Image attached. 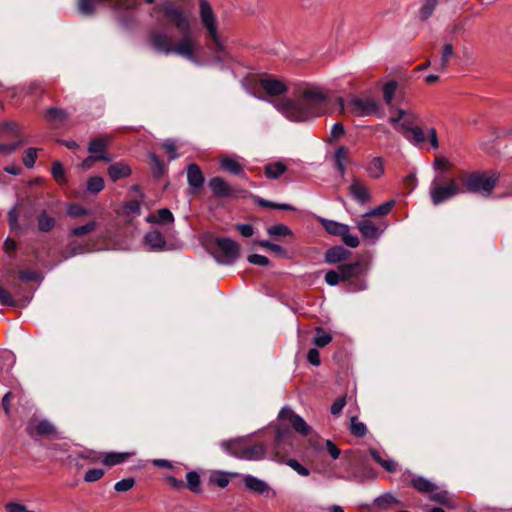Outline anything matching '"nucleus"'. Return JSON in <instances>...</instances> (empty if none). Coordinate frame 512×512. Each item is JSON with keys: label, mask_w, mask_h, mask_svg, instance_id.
<instances>
[{"label": "nucleus", "mask_w": 512, "mask_h": 512, "mask_svg": "<svg viewBox=\"0 0 512 512\" xmlns=\"http://www.w3.org/2000/svg\"><path fill=\"white\" fill-rule=\"evenodd\" d=\"M395 200H389L373 209H370L364 214V217H382L390 213L395 206Z\"/></svg>", "instance_id": "2f4dec72"}, {"label": "nucleus", "mask_w": 512, "mask_h": 512, "mask_svg": "<svg viewBox=\"0 0 512 512\" xmlns=\"http://www.w3.org/2000/svg\"><path fill=\"white\" fill-rule=\"evenodd\" d=\"M270 236H292V230L285 224H276L267 229Z\"/></svg>", "instance_id": "09e8293b"}, {"label": "nucleus", "mask_w": 512, "mask_h": 512, "mask_svg": "<svg viewBox=\"0 0 512 512\" xmlns=\"http://www.w3.org/2000/svg\"><path fill=\"white\" fill-rule=\"evenodd\" d=\"M375 502L378 507L384 508V509L388 508L389 506H392V505L400 504V501L396 497H394L393 495H391L389 493L379 496Z\"/></svg>", "instance_id": "3c124183"}, {"label": "nucleus", "mask_w": 512, "mask_h": 512, "mask_svg": "<svg viewBox=\"0 0 512 512\" xmlns=\"http://www.w3.org/2000/svg\"><path fill=\"white\" fill-rule=\"evenodd\" d=\"M350 432L356 437H364L367 433V428L364 423L358 422L356 417H352Z\"/></svg>", "instance_id": "864d4df0"}, {"label": "nucleus", "mask_w": 512, "mask_h": 512, "mask_svg": "<svg viewBox=\"0 0 512 512\" xmlns=\"http://www.w3.org/2000/svg\"><path fill=\"white\" fill-rule=\"evenodd\" d=\"M285 464H287L290 468H292L296 473L300 476H309L310 471L308 468L304 467L301 463H299L296 459H284Z\"/></svg>", "instance_id": "6e6d98bb"}, {"label": "nucleus", "mask_w": 512, "mask_h": 512, "mask_svg": "<svg viewBox=\"0 0 512 512\" xmlns=\"http://www.w3.org/2000/svg\"><path fill=\"white\" fill-rule=\"evenodd\" d=\"M410 484L412 487H414L418 492L421 493H432L436 491L437 486L430 482L428 479L422 477V476H413Z\"/></svg>", "instance_id": "cd10ccee"}, {"label": "nucleus", "mask_w": 512, "mask_h": 512, "mask_svg": "<svg viewBox=\"0 0 512 512\" xmlns=\"http://www.w3.org/2000/svg\"><path fill=\"white\" fill-rule=\"evenodd\" d=\"M97 228V222L96 221H89L84 225L77 226L73 228L69 236L71 237H83L91 232H93Z\"/></svg>", "instance_id": "a19ab883"}, {"label": "nucleus", "mask_w": 512, "mask_h": 512, "mask_svg": "<svg viewBox=\"0 0 512 512\" xmlns=\"http://www.w3.org/2000/svg\"><path fill=\"white\" fill-rule=\"evenodd\" d=\"M350 104L353 106V112L358 116L374 115L379 111V104L375 100H363L359 97H352Z\"/></svg>", "instance_id": "ddd939ff"}, {"label": "nucleus", "mask_w": 512, "mask_h": 512, "mask_svg": "<svg viewBox=\"0 0 512 512\" xmlns=\"http://www.w3.org/2000/svg\"><path fill=\"white\" fill-rule=\"evenodd\" d=\"M249 263L257 266H268L270 264V260L263 255L260 254H250L247 257Z\"/></svg>", "instance_id": "338daca9"}, {"label": "nucleus", "mask_w": 512, "mask_h": 512, "mask_svg": "<svg viewBox=\"0 0 512 512\" xmlns=\"http://www.w3.org/2000/svg\"><path fill=\"white\" fill-rule=\"evenodd\" d=\"M108 142L103 138H94L89 142L88 151L92 155L107 154L106 149Z\"/></svg>", "instance_id": "4c0bfd02"}, {"label": "nucleus", "mask_w": 512, "mask_h": 512, "mask_svg": "<svg viewBox=\"0 0 512 512\" xmlns=\"http://www.w3.org/2000/svg\"><path fill=\"white\" fill-rule=\"evenodd\" d=\"M454 56V48L451 43H446L443 46L442 55H441V63L440 70H446L450 59Z\"/></svg>", "instance_id": "49530a36"}, {"label": "nucleus", "mask_w": 512, "mask_h": 512, "mask_svg": "<svg viewBox=\"0 0 512 512\" xmlns=\"http://www.w3.org/2000/svg\"><path fill=\"white\" fill-rule=\"evenodd\" d=\"M236 472H226L221 470L212 471L209 475V484L216 485L219 488H225L229 485L231 478L238 477Z\"/></svg>", "instance_id": "4be33fe9"}, {"label": "nucleus", "mask_w": 512, "mask_h": 512, "mask_svg": "<svg viewBox=\"0 0 512 512\" xmlns=\"http://www.w3.org/2000/svg\"><path fill=\"white\" fill-rule=\"evenodd\" d=\"M37 211L36 198L33 196H26L17 201V203L8 211V224L11 231H22L28 225H21L19 217L22 215L23 219L30 222L33 214Z\"/></svg>", "instance_id": "39448f33"}, {"label": "nucleus", "mask_w": 512, "mask_h": 512, "mask_svg": "<svg viewBox=\"0 0 512 512\" xmlns=\"http://www.w3.org/2000/svg\"><path fill=\"white\" fill-rule=\"evenodd\" d=\"M437 4L438 0H426L419 12L421 20H427L432 15Z\"/></svg>", "instance_id": "603ef678"}, {"label": "nucleus", "mask_w": 512, "mask_h": 512, "mask_svg": "<svg viewBox=\"0 0 512 512\" xmlns=\"http://www.w3.org/2000/svg\"><path fill=\"white\" fill-rule=\"evenodd\" d=\"M107 5L115 11H129L136 6V0H78L77 7L80 14L93 16L97 7Z\"/></svg>", "instance_id": "6e6552de"}, {"label": "nucleus", "mask_w": 512, "mask_h": 512, "mask_svg": "<svg viewBox=\"0 0 512 512\" xmlns=\"http://www.w3.org/2000/svg\"><path fill=\"white\" fill-rule=\"evenodd\" d=\"M351 252L341 245H336L329 248L324 255V261L327 264H337L347 260Z\"/></svg>", "instance_id": "f3484780"}, {"label": "nucleus", "mask_w": 512, "mask_h": 512, "mask_svg": "<svg viewBox=\"0 0 512 512\" xmlns=\"http://www.w3.org/2000/svg\"><path fill=\"white\" fill-rule=\"evenodd\" d=\"M97 161L110 162L111 161V157L108 154L90 155V156L86 157L82 161L81 167L83 169H89Z\"/></svg>", "instance_id": "8fccbe9b"}, {"label": "nucleus", "mask_w": 512, "mask_h": 512, "mask_svg": "<svg viewBox=\"0 0 512 512\" xmlns=\"http://www.w3.org/2000/svg\"><path fill=\"white\" fill-rule=\"evenodd\" d=\"M208 186L215 197L226 198L232 195V188L230 185L219 176L211 178Z\"/></svg>", "instance_id": "6ab92c4d"}, {"label": "nucleus", "mask_w": 512, "mask_h": 512, "mask_svg": "<svg viewBox=\"0 0 512 512\" xmlns=\"http://www.w3.org/2000/svg\"><path fill=\"white\" fill-rule=\"evenodd\" d=\"M278 419L281 422L280 425L283 426L284 423H288L296 432L303 436H307L311 431L310 426L305 422V420L289 407H283L280 410Z\"/></svg>", "instance_id": "f8f14e48"}, {"label": "nucleus", "mask_w": 512, "mask_h": 512, "mask_svg": "<svg viewBox=\"0 0 512 512\" xmlns=\"http://www.w3.org/2000/svg\"><path fill=\"white\" fill-rule=\"evenodd\" d=\"M255 203L264 208L279 209V210H284V211H294L295 210V208L290 204H286V203L280 204V203L272 202L269 200H265L260 197H257L255 199Z\"/></svg>", "instance_id": "79ce46f5"}, {"label": "nucleus", "mask_w": 512, "mask_h": 512, "mask_svg": "<svg viewBox=\"0 0 512 512\" xmlns=\"http://www.w3.org/2000/svg\"><path fill=\"white\" fill-rule=\"evenodd\" d=\"M246 442L243 439H232L222 441L221 448L229 455L241 459L244 453Z\"/></svg>", "instance_id": "412c9836"}, {"label": "nucleus", "mask_w": 512, "mask_h": 512, "mask_svg": "<svg viewBox=\"0 0 512 512\" xmlns=\"http://www.w3.org/2000/svg\"><path fill=\"white\" fill-rule=\"evenodd\" d=\"M295 436L288 426L279 425L274 438L275 460L284 462L285 455L294 450Z\"/></svg>", "instance_id": "9d476101"}, {"label": "nucleus", "mask_w": 512, "mask_h": 512, "mask_svg": "<svg viewBox=\"0 0 512 512\" xmlns=\"http://www.w3.org/2000/svg\"><path fill=\"white\" fill-rule=\"evenodd\" d=\"M36 158H37L36 149L28 148L25 151V154L23 156V163L26 167L31 168L34 166Z\"/></svg>", "instance_id": "69168bd1"}, {"label": "nucleus", "mask_w": 512, "mask_h": 512, "mask_svg": "<svg viewBox=\"0 0 512 512\" xmlns=\"http://www.w3.org/2000/svg\"><path fill=\"white\" fill-rule=\"evenodd\" d=\"M89 251V248L86 244H82L76 241H71L68 243L64 250L65 258L73 257L78 254H83Z\"/></svg>", "instance_id": "e433bc0d"}, {"label": "nucleus", "mask_w": 512, "mask_h": 512, "mask_svg": "<svg viewBox=\"0 0 512 512\" xmlns=\"http://www.w3.org/2000/svg\"><path fill=\"white\" fill-rule=\"evenodd\" d=\"M67 213L71 217H81V216L88 215L89 211L86 208H84L82 205L74 203V204L69 205V207L67 209Z\"/></svg>", "instance_id": "e2e57ef3"}, {"label": "nucleus", "mask_w": 512, "mask_h": 512, "mask_svg": "<svg viewBox=\"0 0 512 512\" xmlns=\"http://www.w3.org/2000/svg\"><path fill=\"white\" fill-rule=\"evenodd\" d=\"M462 194L464 192L460 174L453 178L446 173H439L433 178L429 188L430 199L434 206H439Z\"/></svg>", "instance_id": "20e7f679"}, {"label": "nucleus", "mask_w": 512, "mask_h": 512, "mask_svg": "<svg viewBox=\"0 0 512 512\" xmlns=\"http://www.w3.org/2000/svg\"><path fill=\"white\" fill-rule=\"evenodd\" d=\"M327 101V95L317 87H306L300 99H280L275 102V108L291 121H305L322 114V105Z\"/></svg>", "instance_id": "f03ea898"}, {"label": "nucleus", "mask_w": 512, "mask_h": 512, "mask_svg": "<svg viewBox=\"0 0 512 512\" xmlns=\"http://www.w3.org/2000/svg\"><path fill=\"white\" fill-rule=\"evenodd\" d=\"M210 252L222 265H231L240 257L241 247L231 238L216 237L210 244Z\"/></svg>", "instance_id": "423d86ee"}, {"label": "nucleus", "mask_w": 512, "mask_h": 512, "mask_svg": "<svg viewBox=\"0 0 512 512\" xmlns=\"http://www.w3.org/2000/svg\"><path fill=\"white\" fill-rule=\"evenodd\" d=\"M341 239L344 244L350 248H356L359 246V238L356 235L350 234V230L346 231L341 235Z\"/></svg>", "instance_id": "0e129e2a"}, {"label": "nucleus", "mask_w": 512, "mask_h": 512, "mask_svg": "<svg viewBox=\"0 0 512 512\" xmlns=\"http://www.w3.org/2000/svg\"><path fill=\"white\" fill-rule=\"evenodd\" d=\"M104 188V179L100 176L90 177L87 181V191L93 194L99 193Z\"/></svg>", "instance_id": "de8ad7c7"}, {"label": "nucleus", "mask_w": 512, "mask_h": 512, "mask_svg": "<svg viewBox=\"0 0 512 512\" xmlns=\"http://www.w3.org/2000/svg\"><path fill=\"white\" fill-rule=\"evenodd\" d=\"M187 181L193 194H196L203 187L205 177L198 164L191 163L188 165Z\"/></svg>", "instance_id": "2eb2a0df"}, {"label": "nucleus", "mask_w": 512, "mask_h": 512, "mask_svg": "<svg viewBox=\"0 0 512 512\" xmlns=\"http://www.w3.org/2000/svg\"><path fill=\"white\" fill-rule=\"evenodd\" d=\"M332 341V336L327 333L322 327L316 328V336L313 339V343L317 347H325L327 344H329Z\"/></svg>", "instance_id": "c03bdc74"}, {"label": "nucleus", "mask_w": 512, "mask_h": 512, "mask_svg": "<svg viewBox=\"0 0 512 512\" xmlns=\"http://www.w3.org/2000/svg\"><path fill=\"white\" fill-rule=\"evenodd\" d=\"M51 173L57 183L63 184L66 182L65 170L61 162L55 161L52 163Z\"/></svg>", "instance_id": "a18cd8bd"}, {"label": "nucleus", "mask_w": 512, "mask_h": 512, "mask_svg": "<svg viewBox=\"0 0 512 512\" xmlns=\"http://www.w3.org/2000/svg\"><path fill=\"white\" fill-rule=\"evenodd\" d=\"M452 166L451 162L445 157H435L433 162V168L439 173H445L447 169Z\"/></svg>", "instance_id": "13d9d810"}, {"label": "nucleus", "mask_w": 512, "mask_h": 512, "mask_svg": "<svg viewBox=\"0 0 512 512\" xmlns=\"http://www.w3.org/2000/svg\"><path fill=\"white\" fill-rule=\"evenodd\" d=\"M243 482L248 490L258 494H264L269 490V486L266 482L252 475H245Z\"/></svg>", "instance_id": "a878e982"}, {"label": "nucleus", "mask_w": 512, "mask_h": 512, "mask_svg": "<svg viewBox=\"0 0 512 512\" xmlns=\"http://www.w3.org/2000/svg\"><path fill=\"white\" fill-rule=\"evenodd\" d=\"M265 452L266 449L261 443H256L253 445L246 444L241 459L250 461L261 460L264 458Z\"/></svg>", "instance_id": "b1692460"}, {"label": "nucleus", "mask_w": 512, "mask_h": 512, "mask_svg": "<svg viewBox=\"0 0 512 512\" xmlns=\"http://www.w3.org/2000/svg\"><path fill=\"white\" fill-rule=\"evenodd\" d=\"M320 223L327 233L339 237L350 230L348 225L333 220L321 218Z\"/></svg>", "instance_id": "bb28decb"}, {"label": "nucleus", "mask_w": 512, "mask_h": 512, "mask_svg": "<svg viewBox=\"0 0 512 512\" xmlns=\"http://www.w3.org/2000/svg\"><path fill=\"white\" fill-rule=\"evenodd\" d=\"M185 487H187L192 493L199 494L201 493V481L200 475L196 471H190L186 474Z\"/></svg>", "instance_id": "c9c22d12"}, {"label": "nucleus", "mask_w": 512, "mask_h": 512, "mask_svg": "<svg viewBox=\"0 0 512 512\" xmlns=\"http://www.w3.org/2000/svg\"><path fill=\"white\" fill-rule=\"evenodd\" d=\"M0 304L4 306L15 307L17 302L13 299L12 294L0 285Z\"/></svg>", "instance_id": "4d7b16f0"}, {"label": "nucleus", "mask_w": 512, "mask_h": 512, "mask_svg": "<svg viewBox=\"0 0 512 512\" xmlns=\"http://www.w3.org/2000/svg\"><path fill=\"white\" fill-rule=\"evenodd\" d=\"M402 127L409 133L412 134V138H409V136H406L411 142L414 144H420L426 141L425 134L423 130L419 126H411L410 122L405 121L402 124Z\"/></svg>", "instance_id": "7c9ffc66"}, {"label": "nucleus", "mask_w": 512, "mask_h": 512, "mask_svg": "<svg viewBox=\"0 0 512 512\" xmlns=\"http://www.w3.org/2000/svg\"><path fill=\"white\" fill-rule=\"evenodd\" d=\"M349 191L354 200L359 204H366L371 199V193L369 189L358 179H353L351 185L349 186Z\"/></svg>", "instance_id": "aec40b11"}, {"label": "nucleus", "mask_w": 512, "mask_h": 512, "mask_svg": "<svg viewBox=\"0 0 512 512\" xmlns=\"http://www.w3.org/2000/svg\"><path fill=\"white\" fill-rule=\"evenodd\" d=\"M108 175L113 182L130 176L131 169L123 162H117L108 167Z\"/></svg>", "instance_id": "393cba45"}, {"label": "nucleus", "mask_w": 512, "mask_h": 512, "mask_svg": "<svg viewBox=\"0 0 512 512\" xmlns=\"http://www.w3.org/2000/svg\"><path fill=\"white\" fill-rule=\"evenodd\" d=\"M367 172L371 175L373 178H379L384 174V166H383V160L381 157H375L372 159V161L368 164L366 168Z\"/></svg>", "instance_id": "58836bf2"}, {"label": "nucleus", "mask_w": 512, "mask_h": 512, "mask_svg": "<svg viewBox=\"0 0 512 512\" xmlns=\"http://www.w3.org/2000/svg\"><path fill=\"white\" fill-rule=\"evenodd\" d=\"M287 166L281 162L276 161L272 163H268L264 167V174L268 179H278L282 174L287 171Z\"/></svg>", "instance_id": "c85d7f7f"}, {"label": "nucleus", "mask_w": 512, "mask_h": 512, "mask_svg": "<svg viewBox=\"0 0 512 512\" xmlns=\"http://www.w3.org/2000/svg\"><path fill=\"white\" fill-rule=\"evenodd\" d=\"M200 18L203 26L206 28L208 37L212 41L209 47L218 57L224 53L225 47L217 33L216 19L211 5L207 0H200Z\"/></svg>", "instance_id": "0eeeda50"}, {"label": "nucleus", "mask_w": 512, "mask_h": 512, "mask_svg": "<svg viewBox=\"0 0 512 512\" xmlns=\"http://www.w3.org/2000/svg\"><path fill=\"white\" fill-rule=\"evenodd\" d=\"M130 456L129 453H117V452H111L108 453L102 460V463L106 466H114L117 464H121L125 462L128 457Z\"/></svg>", "instance_id": "ea45409f"}, {"label": "nucleus", "mask_w": 512, "mask_h": 512, "mask_svg": "<svg viewBox=\"0 0 512 512\" xmlns=\"http://www.w3.org/2000/svg\"><path fill=\"white\" fill-rule=\"evenodd\" d=\"M144 243L152 251H163L167 245L164 235L159 230L148 231L144 236Z\"/></svg>", "instance_id": "a211bd4d"}, {"label": "nucleus", "mask_w": 512, "mask_h": 512, "mask_svg": "<svg viewBox=\"0 0 512 512\" xmlns=\"http://www.w3.org/2000/svg\"><path fill=\"white\" fill-rule=\"evenodd\" d=\"M397 88H398V82L395 80H390L384 84V86L382 88L383 98L387 105H391Z\"/></svg>", "instance_id": "37998d69"}, {"label": "nucleus", "mask_w": 512, "mask_h": 512, "mask_svg": "<svg viewBox=\"0 0 512 512\" xmlns=\"http://www.w3.org/2000/svg\"><path fill=\"white\" fill-rule=\"evenodd\" d=\"M134 485H135L134 478H124V479L118 481L114 485V489L117 492H126V491L132 489L134 487Z\"/></svg>", "instance_id": "680f3d73"}, {"label": "nucleus", "mask_w": 512, "mask_h": 512, "mask_svg": "<svg viewBox=\"0 0 512 512\" xmlns=\"http://www.w3.org/2000/svg\"><path fill=\"white\" fill-rule=\"evenodd\" d=\"M261 247L266 248L270 250L271 252L277 254L280 257H284L286 255V250L273 242H270L268 240H260L257 242Z\"/></svg>", "instance_id": "5fc2aeb1"}, {"label": "nucleus", "mask_w": 512, "mask_h": 512, "mask_svg": "<svg viewBox=\"0 0 512 512\" xmlns=\"http://www.w3.org/2000/svg\"><path fill=\"white\" fill-rule=\"evenodd\" d=\"M430 500L443 505L449 509L456 507L455 501L452 499L447 491L432 492L429 496Z\"/></svg>", "instance_id": "c756f323"}, {"label": "nucleus", "mask_w": 512, "mask_h": 512, "mask_svg": "<svg viewBox=\"0 0 512 512\" xmlns=\"http://www.w3.org/2000/svg\"><path fill=\"white\" fill-rule=\"evenodd\" d=\"M343 282L349 281L350 291L356 292L366 288L365 281L360 277L364 272V264L362 261L340 264L337 267Z\"/></svg>", "instance_id": "1a4fd4ad"}, {"label": "nucleus", "mask_w": 512, "mask_h": 512, "mask_svg": "<svg viewBox=\"0 0 512 512\" xmlns=\"http://www.w3.org/2000/svg\"><path fill=\"white\" fill-rule=\"evenodd\" d=\"M37 228L40 232L49 233L54 230L57 225L56 219L48 213L46 209H42L37 217Z\"/></svg>", "instance_id": "5701e85b"}, {"label": "nucleus", "mask_w": 512, "mask_h": 512, "mask_svg": "<svg viewBox=\"0 0 512 512\" xmlns=\"http://www.w3.org/2000/svg\"><path fill=\"white\" fill-rule=\"evenodd\" d=\"M148 158L150 159L153 176L155 178L162 177L166 172V166L163 161L153 152L148 153Z\"/></svg>", "instance_id": "473e14b6"}, {"label": "nucleus", "mask_w": 512, "mask_h": 512, "mask_svg": "<svg viewBox=\"0 0 512 512\" xmlns=\"http://www.w3.org/2000/svg\"><path fill=\"white\" fill-rule=\"evenodd\" d=\"M220 166L223 170L233 174V175H241L243 174V166L237 162L236 160L224 157L220 162Z\"/></svg>", "instance_id": "f704fd0d"}, {"label": "nucleus", "mask_w": 512, "mask_h": 512, "mask_svg": "<svg viewBox=\"0 0 512 512\" xmlns=\"http://www.w3.org/2000/svg\"><path fill=\"white\" fill-rule=\"evenodd\" d=\"M105 474V471L100 468H94L88 470L84 475L85 482H95L100 480Z\"/></svg>", "instance_id": "052dcab7"}, {"label": "nucleus", "mask_w": 512, "mask_h": 512, "mask_svg": "<svg viewBox=\"0 0 512 512\" xmlns=\"http://www.w3.org/2000/svg\"><path fill=\"white\" fill-rule=\"evenodd\" d=\"M459 174L464 194L479 195L484 198H488L493 193L500 180V174L497 171L462 170Z\"/></svg>", "instance_id": "7ed1b4c3"}, {"label": "nucleus", "mask_w": 512, "mask_h": 512, "mask_svg": "<svg viewBox=\"0 0 512 512\" xmlns=\"http://www.w3.org/2000/svg\"><path fill=\"white\" fill-rule=\"evenodd\" d=\"M260 86L269 96H280L287 92L285 83L270 77L260 79Z\"/></svg>", "instance_id": "dca6fc26"}, {"label": "nucleus", "mask_w": 512, "mask_h": 512, "mask_svg": "<svg viewBox=\"0 0 512 512\" xmlns=\"http://www.w3.org/2000/svg\"><path fill=\"white\" fill-rule=\"evenodd\" d=\"M368 218L369 217H364L363 215L362 218L355 220L356 226L363 238L369 240H376L380 237L382 230L380 226H378Z\"/></svg>", "instance_id": "4468645a"}, {"label": "nucleus", "mask_w": 512, "mask_h": 512, "mask_svg": "<svg viewBox=\"0 0 512 512\" xmlns=\"http://www.w3.org/2000/svg\"><path fill=\"white\" fill-rule=\"evenodd\" d=\"M25 431L28 436L34 437H56L57 436V428L56 426L47 419L37 420L36 418H31L25 428Z\"/></svg>", "instance_id": "9b49d317"}, {"label": "nucleus", "mask_w": 512, "mask_h": 512, "mask_svg": "<svg viewBox=\"0 0 512 512\" xmlns=\"http://www.w3.org/2000/svg\"><path fill=\"white\" fill-rule=\"evenodd\" d=\"M150 223L169 224L174 222V216L168 208H161L157 212V216L150 215L147 218Z\"/></svg>", "instance_id": "72a5a7b5"}, {"label": "nucleus", "mask_w": 512, "mask_h": 512, "mask_svg": "<svg viewBox=\"0 0 512 512\" xmlns=\"http://www.w3.org/2000/svg\"><path fill=\"white\" fill-rule=\"evenodd\" d=\"M341 275L339 274L338 270H329L325 274V282L329 286H336L341 282Z\"/></svg>", "instance_id": "774afa93"}, {"label": "nucleus", "mask_w": 512, "mask_h": 512, "mask_svg": "<svg viewBox=\"0 0 512 512\" xmlns=\"http://www.w3.org/2000/svg\"><path fill=\"white\" fill-rule=\"evenodd\" d=\"M46 116L51 121H63L67 117V113L63 109L49 108L46 112Z\"/></svg>", "instance_id": "bf43d9fd"}, {"label": "nucleus", "mask_w": 512, "mask_h": 512, "mask_svg": "<svg viewBox=\"0 0 512 512\" xmlns=\"http://www.w3.org/2000/svg\"><path fill=\"white\" fill-rule=\"evenodd\" d=\"M168 23L174 25L181 33L180 41L173 44L171 37L161 29L154 28L148 34L150 46L158 53L177 54L189 60L195 58L194 39L188 15L176 4L165 1L158 6Z\"/></svg>", "instance_id": "f257e3e1"}]
</instances>
